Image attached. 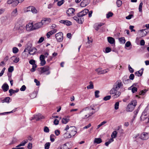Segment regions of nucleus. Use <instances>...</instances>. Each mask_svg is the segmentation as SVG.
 Wrapping results in <instances>:
<instances>
[{
    "mask_svg": "<svg viewBox=\"0 0 149 149\" xmlns=\"http://www.w3.org/2000/svg\"><path fill=\"white\" fill-rule=\"evenodd\" d=\"M140 31L141 32L142 37L145 36L148 32H149L148 29H147L141 30Z\"/></svg>",
    "mask_w": 149,
    "mask_h": 149,
    "instance_id": "nucleus-15",
    "label": "nucleus"
},
{
    "mask_svg": "<svg viewBox=\"0 0 149 149\" xmlns=\"http://www.w3.org/2000/svg\"><path fill=\"white\" fill-rule=\"evenodd\" d=\"M64 0H61L58 1L57 3L58 6H60L64 3Z\"/></svg>",
    "mask_w": 149,
    "mask_h": 149,
    "instance_id": "nucleus-39",
    "label": "nucleus"
},
{
    "mask_svg": "<svg viewBox=\"0 0 149 149\" xmlns=\"http://www.w3.org/2000/svg\"><path fill=\"white\" fill-rule=\"evenodd\" d=\"M10 59L15 63H17L19 61V58L15 56H12L10 58Z\"/></svg>",
    "mask_w": 149,
    "mask_h": 149,
    "instance_id": "nucleus-21",
    "label": "nucleus"
},
{
    "mask_svg": "<svg viewBox=\"0 0 149 149\" xmlns=\"http://www.w3.org/2000/svg\"><path fill=\"white\" fill-rule=\"evenodd\" d=\"M44 37H41L39 39V40L38 42V43H41L44 40Z\"/></svg>",
    "mask_w": 149,
    "mask_h": 149,
    "instance_id": "nucleus-63",
    "label": "nucleus"
},
{
    "mask_svg": "<svg viewBox=\"0 0 149 149\" xmlns=\"http://www.w3.org/2000/svg\"><path fill=\"white\" fill-rule=\"evenodd\" d=\"M35 118L36 120H39L41 119L44 118V117L42 116L41 114L39 113L36 115L35 116Z\"/></svg>",
    "mask_w": 149,
    "mask_h": 149,
    "instance_id": "nucleus-23",
    "label": "nucleus"
},
{
    "mask_svg": "<svg viewBox=\"0 0 149 149\" xmlns=\"http://www.w3.org/2000/svg\"><path fill=\"white\" fill-rule=\"evenodd\" d=\"M59 22L60 23L65 24L67 26H69L72 24V22L70 21L67 20H61Z\"/></svg>",
    "mask_w": 149,
    "mask_h": 149,
    "instance_id": "nucleus-13",
    "label": "nucleus"
},
{
    "mask_svg": "<svg viewBox=\"0 0 149 149\" xmlns=\"http://www.w3.org/2000/svg\"><path fill=\"white\" fill-rule=\"evenodd\" d=\"M63 137L65 139L70 138L71 137L69 133H65L63 135Z\"/></svg>",
    "mask_w": 149,
    "mask_h": 149,
    "instance_id": "nucleus-33",
    "label": "nucleus"
},
{
    "mask_svg": "<svg viewBox=\"0 0 149 149\" xmlns=\"http://www.w3.org/2000/svg\"><path fill=\"white\" fill-rule=\"evenodd\" d=\"M10 90L12 92V93L13 94L16 93H17L19 91V89H17L16 90H14L12 89H10Z\"/></svg>",
    "mask_w": 149,
    "mask_h": 149,
    "instance_id": "nucleus-57",
    "label": "nucleus"
},
{
    "mask_svg": "<svg viewBox=\"0 0 149 149\" xmlns=\"http://www.w3.org/2000/svg\"><path fill=\"white\" fill-rule=\"evenodd\" d=\"M131 45V43L130 41H127L125 44V47H129Z\"/></svg>",
    "mask_w": 149,
    "mask_h": 149,
    "instance_id": "nucleus-59",
    "label": "nucleus"
},
{
    "mask_svg": "<svg viewBox=\"0 0 149 149\" xmlns=\"http://www.w3.org/2000/svg\"><path fill=\"white\" fill-rule=\"evenodd\" d=\"M101 139L100 138H95L94 140V143H96L97 144H99L102 142Z\"/></svg>",
    "mask_w": 149,
    "mask_h": 149,
    "instance_id": "nucleus-28",
    "label": "nucleus"
},
{
    "mask_svg": "<svg viewBox=\"0 0 149 149\" xmlns=\"http://www.w3.org/2000/svg\"><path fill=\"white\" fill-rule=\"evenodd\" d=\"M31 11L34 14L36 13H37V10L33 6L32 8V9Z\"/></svg>",
    "mask_w": 149,
    "mask_h": 149,
    "instance_id": "nucleus-46",
    "label": "nucleus"
},
{
    "mask_svg": "<svg viewBox=\"0 0 149 149\" xmlns=\"http://www.w3.org/2000/svg\"><path fill=\"white\" fill-rule=\"evenodd\" d=\"M113 15V14L111 12H109L106 15V17L107 18H109L110 17H112Z\"/></svg>",
    "mask_w": 149,
    "mask_h": 149,
    "instance_id": "nucleus-40",
    "label": "nucleus"
},
{
    "mask_svg": "<svg viewBox=\"0 0 149 149\" xmlns=\"http://www.w3.org/2000/svg\"><path fill=\"white\" fill-rule=\"evenodd\" d=\"M57 31V30L56 29H53L51 31L48 32L46 35V36L48 38H49L51 35L54 34V33H55Z\"/></svg>",
    "mask_w": 149,
    "mask_h": 149,
    "instance_id": "nucleus-14",
    "label": "nucleus"
},
{
    "mask_svg": "<svg viewBox=\"0 0 149 149\" xmlns=\"http://www.w3.org/2000/svg\"><path fill=\"white\" fill-rule=\"evenodd\" d=\"M28 142V140L26 139V140H24L22 142L20 143L19 145L16 146V147H20L22 146H24L25 144L26 143Z\"/></svg>",
    "mask_w": 149,
    "mask_h": 149,
    "instance_id": "nucleus-26",
    "label": "nucleus"
},
{
    "mask_svg": "<svg viewBox=\"0 0 149 149\" xmlns=\"http://www.w3.org/2000/svg\"><path fill=\"white\" fill-rule=\"evenodd\" d=\"M14 70V68L13 66H10L8 68V71L9 72H11Z\"/></svg>",
    "mask_w": 149,
    "mask_h": 149,
    "instance_id": "nucleus-55",
    "label": "nucleus"
},
{
    "mask_svg": "<svg viewBox=\"0 0 149 149\" xmlns=\"http://www.w3.org/2000/svg\"><path fill=\"white\" fill-rule=\"evenodd\" d=\"M121 94L120 92L119 91H116L115 94L113 96V98H115L119 97Z\"/></svg>",
    "mask_w": 149,
    "mask_h": 149,
    "instance_id": "nucleus-30",
    "label": "nucleus"
},
{
    "mask_svg": "<svg viewBox=\"0 0 149 149\" xmlns=\"http://www.w3.org/2000/svg\"><path fill=\"white\" fill-rule=\"evenodd\" d=\"M123 86V84L121 81L120 80H117L114 83L113 88L110 91V93L111 94L115 93L116 91L120 88Z\"/></svg>",
    "mask_w": 149,
    "mask_h": 149,
    "instance_id": "nucleus-3",
    "label": "nucleus"
},
{
    "mask_svg": "<svg viewBox=\"0 0 149 149\" xmlns=\"http://www.w3.org/2000/svg\"><path fill=\"white\" fill-rule=\"evenodd\" d=\"M88 12L89 10L88 9H85L77 13V16L74 17L73 18L78 23L82 24L84 21V19L82 17L86 15Z\"/></svg>",
    "mask_w": 149,
    "mask_h": 149,
    "instance_id": "nucleus-2",
    "label": "nucleus"
},
{
    "mask_svg": "<svg viewBox=\"0 0 149 149\" xmlns=\"http://www.w3.org/2000/svg\"><path fill=\"white\" fill-rule=\"evenodd\" d=\"M45 58V56L44 55L41 54L40 56V61L44 60Z\"/></svg>",
    "mask_w": 149,
    "mask_h": 149,
    "instance_id": "nucleus-56",
    "label": "nucleus"
},
{
    "mask_svg": "<svg viewBox=\"0 0 149 149\" xmlns=\"http://www.w3.org/2000/svg\"><path fill=\"white\" fill-rule=\"evenodd\" d=\"M75 11V9L73 8H69L66 12L68 16H73L74 15V13Z\"/></svg>",
    "mask_w": 149,
    "mask_h": 149,
    "instance_id": "nucleus-10",
    "label": "nucleus"
},
{
    "mask_svg": "<svg viewBox=\"0 0 149 149\" xmlns=\"http://www.w3.org/2000/svg\"><path fill=\"white\" fill-rule=\"evenodd\" d=\"M36 51V49L34 47H33L32 49L28 51V53L30 55H33L35 54Z\"/></svg>",
    "mask_w": 149,
    "mask_h": 149,
    "instance_id": "nucleus-16",
    "label": "nucleus"
},
{
    "mask_svg": "<svg viewBox=\"0 0 149 149\" xmlns=\"http://www.w3.org/2000/svg\"><path fill=\"white\" fill-rule=\"evenodd\" d=\"M44 131L45 132L48 133L49 132V130L47 127L45 126L44 128Z\"/></svg>",
    "mask_w": 149,
    "mask_h": 149,
    "instance_id": "nucleus-54",
    "label": "nucleus"
},
{
    "mask_svg": "<svg viewBox=\"0 0 149 149\" xmlns=\"http://www.w3.org/2000/svg\"><path fill=\"white\" fill-rule=\"evenodd\" d=\"M69 118V116H67V117H65L63 118L61 121L62 123L65 124H66L70 120Z\"/></svg>",
    "mask_w": 149,
    "mask_h": 149,
    "instance_id": "nucleus-20",
    "label": "nucleus"
},
{
    "mask_svg": "<svg viewBox=\"0 0 149 149\" xmlns=\"http://www.w3.org/2000/svg\"><path fill=\"white\" fill-rule=\"evenodd\" d=\"M119 41L122 43L124 44L125 42V40L124 37H122L119 38Z\"/></svg>",
    "mask_w": 149,
    "mask_h": 149,
    "instance_id": "nucleus-37",
    "label": "nucleus"
},
{
    "mask_svg": "<svg viewBox=\"0 0 149 149\" xmlns=\"http://www.w3.org/2000/svg\"><path fill=\"white\" fill-rule=\"evenodd\" d=\"M137 102L136 100H134L131 101L127 106L126 111H132L134 109L136 105Z\"/></svg>",
    "mask_w": 149,
    "mask_h": 149,
    "instance_id": "nucleus-4",
    "label": "nucleus"
},
{
    "mask_svg": "<svg viewBox=\"0 0 149 149\" xmlns=\"http://www.w3.org/2000/svg\"><path fill=\"white\" fill-rule=\"evenodd\" d=\"M90 85L87 87L88 89H93L94 88L93 85L92 81H90L89 83Z\"/></svg>",
    "mask_w": 149,
    "mask_h": 149,
    "instance_id": "nucleus-34",
    "label": "nucleus"
},
{
    "mask_svg": "<svg viewBox=\"0 0 149 149\" xmlns=\"http://www.w3.org/2000/svg\"><path fill=\"white\" fill-rule=\"evenodd\" d=\"M108 71V70H101L100 72H98V74H103L107 73Z\"/></svg>",
    "mask_w": 149,
    "mask_h": 149,
    "instance_id": "nucleus-42",
    "label": "nucleus"
},
{
    "mask_svg": "<svg viewBox=\"0 0 149 149\" xmlns=\"http://www.w3.org/2000/svg\"><path fill=\"white\" fill-rule=\"evenodd\" d=\"M88 4L87 0H84L81 3L80 6L82 7H84Z\"/></svg>",
    "mask_w": 149,
    "mask_h": 149,
    "instance_id": "nucleus-22",
    "label": "nucleus"
},
{
    "mask_svg": "<svg viewBox=\"0 0 149 149\" xmlns=\"http://www.w3.org/2000/svg\"><path fill=\"white\" fill-rule=\"evenodd\" d=\"M58 149H69L66 143L60 145L58 148Z\"/></svg>",
    "mask_w": 149,
    "mask_h": 149,
    "instance_id": "nucleus-25",
    "label": "nucleus"
},
{
    "mask_svg": "<svg viewBox=\"0 0 149 149\" xmlns=\"http://www.w3.org/2000/svg\"><path fill=\"white\" fill-rule=\"evenodd\" d=\"M104 25V24L102 23H100L99 24H98V25L95 28V29L96 31H98L99 29H100V28L102 26Z\"/></svg>",
    "mask_w": 149,
    "mask_h": 149,
    "instance_id": "nucleus-35",
    "label": "nucleus"
},
{
    "mask_svg": "<svg viewBox=\"0 0 149 149\" xmlns=\"http://www.w3.org/2000/svg\"><path fill=\"white\" fill-rule=\"evenodd\" d=\"M127 79V76H124L122 78L123 82L124 83L126 80V79Z\"/></svg>",
    "mask_w": 149,
    "mask_h": 149,
    "instance_id": "nucleus-64",
    "label": "nucleus"
},
{
    "mask_svg": "<svg viewBox=\"0 0 149 149\" xmlns=\"http://www.w3.org/2000/svg\"><path fill=\"white\" fill-rule=\"evenodd\" d=\"M134 75L133 74H131L129 77V79L130 80H133L134 79Z\"/></svg>",
    "mask_w": 149,
    "mask_h": 149,
    "instance_id": "nucleus-61",
    "label": "nucleus"
},
{
    "mask_svg": "<svg viewBox=\"0 0 149 149\" xmlns=\"http://www.w3.org/2000/svg\"><path fill=\"white\" fill-rule=\"evenodd\" d=\"M140 138L143 140H146L149 138V133L146 132L143 133L141 134Z\"/></svg>",
    "mask_w": 149,
    "mask_h": 149,
    "instance_id": "nucleus-9",
    "label": "nucleus"
},
{
    "mask_svg": "<svg viewBox=\"0 0 149 149\" xmlns=\"http://www.w3.org/2000/svg\"><path fill=\"white\" fill-rule=\"evenodd\" d=\"M18 51V49L16 47H14L13 48V52L14 54H15L17 53Z\"/></svg>",
    "mask_w": 149,
    "mask_h": 149,
    "instance_id": "nucleus-43",
    "label": "nucleus"
},
{
    "mask_svg": "<svg viewBox=\"0 0 149 149\" xmlns=\"http://www.w3.org/2000/svg\"><path fill=\"white\" fill-rule=\"evenodd\" d=\"M19 3L18 0H8L7 3L11 4V6L14 7L16 6Z\"/></svg>",
    "mask_w": 149,
    "mask_h": 149,
    "instance_id": "nucleus-7",
    "label": "nucleus"
},
{
    "mask_svg": "<svg viewBox=\"0 0 149 149\" xmlns=\"http://www.w3.org/2000/svg\"><path fill=\"white\" fill-rule=\"evenodd\" d=\"M108 41L109 43L113 44L115 42L114 39L112 37H107Z\"/></svg>",
    "mask_w": 149,
    "mask_h": 149,
    "instance_id": "nucleus-24",
    "label": "nucleus"
},
{
    "mask_svg": "<svg viewBox=\"0 0 149 149\" xmlns=\"http://www.w3.org/2000/svg\"><path fill=\"white\" fill-rule=\"evenodd\" d=\"M32 45L31 42H29L28 43L27 45L26 46V49L28 51L32 48L33 47H32Z\"/></svg>",
    "mask_w": 149,
    "mask_h": 149,
    "instance_id": "nucleus-29",
    "label": "nucleus"
},
{
    "mask_svg": "<svg viewBox=\"0 0 149 149\" xmlns=\"http://www.w3.org/2000/svg\"><path fill=\"white\" fill-rule=\"evenodd\" d=\"M143 69L142 68L139 71H137L135 73V74L136 76L138 77H140L142 75Z\"/></svg>",
    "mask_w": 149,
    "mask_h": 149,
    "instance_id": "nucleus-19",
    "label": "nucleus"
},
{
    "mask_svg": "<svg viewBox=\"0 0 149 149\" xmlns=\"http://www.w3.org/2000/svg\"><path fill=\"white\" fill-rule=\"evenodd\" d=\"M2 88L4 92H6L9 89V86L6 83L4 84L2 86Z\"/></svg>",
    "mask_w": 149,
    "mask_h": 149,
    "instance_id": "nucleus-17",
    "label": "nucleus"
},
{
    "mask_svg": "<svg viewBox=\"0 0 149 149\" xmlns=\"http://www.w3.org/2000/svg\"><path fill=\"white\" fill-rule=\"evenodd\" d=\"M10 98L9 97H6L4 99L1 100V102L2 103L6 102L9 103L10 102Z\"/></svg>",
    "mask_w": 149,
    "mask_h": 149,
    "instance_id": "nucleus-27",
    "label": "nucleus"
},
{
    "mask_svg": "<svg viewBox=\"0 0 149 149\" xmlns=\"http://www.w3.org/2000/svg\"><path fill=\"white\" fill-rule=\"evenodd\" d=\"M99 109L100 107H99L96 109L95 108V106L93 105L84 108L80 111V113H82V118L83 119L87 118L94 113L95 112H91V110H95L96 109V111H97Z\"/></svg>",
    "mask_w": 149,
    "mask_h": 149,
    "instance_id": "nucleus-1",
    "label": "nucleus"
},
{
    "mask_svg": "<svg viewBox=\"0 0 149 149\" xmlns=\"http://www.w3.org/2000/svg\"><path fill=\"white\" fill-rule=\"evenodd\" d=\"M16 109H13V110L12 111H10V112H4V113H1V115H3L5 114H8V113H13L14 112H15L16 111Z\"/></svg>",
    "mask_w": 149,
    "mask_h": 149,
    "instance_id": "nucleus-38",
    "label": "nucleus"
},
{
    "mask_svg": "<svg viewBox=\"0 0 149 149\" xmlns=\"http://www.w3.org/2000/svg\"><path fill=\"white\" fill-rule=\"evenodd\" d=\"M128 68H129V70L130 73H132L133 72L134 70L130 66V65H129Z\"/></svg>",
    "mask_w": 149,
    "mask_h": 149,
    "instance_id": "nucleus-60",
    "label": "nucleus"
},
{
    "mask_svg": "<svg viewBox=\"0 0 149 149\" xmlns=\"http://www.w3.org/2000/svg\"><path fill=\"white\" fill-rule=\"evenodd\" d=\"M17 15V8H16L11 13V15L12 16L15 17Z\"/></svg>",
    "mask_w": 149,
    "mask_h": 149,
    "instance_id": "nucleus-32",
    "label": "nucleus"
},
{
    "mask_svg": "<svg viewBox=\"0 0 149 149\" xmlns=\"http://www.w3.org/2000/svg\"><path fill=\"white\" fill-rule=\"evenodd\" d=\"M50 145V143L49 142H47L44 145L45 149H49Z\"/></svg>",
    "mask_w": 149,
    "mask_h": 149,
    "instance_id": "nucleus-36",
    "label": "nucleus"
},
{
    "mask_svg": "<svg viewBox=\"0 0 149 149\" xmlns=\"http://www.w3.org/2000/svg\"><path fill=\"white\" fill-rule=\"evenodd\" d=\"M115 109L116 110H117L118 109L119 106V103L118 102H116L115 104Z\"/></svg>",
    "mask_w": 149,
    "mask_h": 149,
    "instance_id": "nucleus-53",
    "label": "nucleus"
},
{
    "mask_svg": "<svg viewBox=\"0 0 149 149\" xmlns=\"http://www.w3.org/2000/svg\"><path fill=\"white\" fill-rule=\"evenodd\" d=\"M56 38L58 42H61L63 39V34L62 32H59L55 35Z\"/></svg>",
    "mask_w": 149,
    "mask_h": 149,
    "instance_id": "nucleus-6",
    "label": "nucleus"
},
{
    "mask_svg": "<svg viewBox=\"0 0 149 149\" xmlns=\"http://www.w3.org/2000/svg\"><path fill=\"white\" fill-rule=\"evenodd\" d=\"M55 136L53 134H51L50 136V141L52 142H53L54 141V137Z\"/></svg>",
    "mask_w": 149,
    "mask_h": 149,
    "instance_id": "nucleus-45",
    "label": "nucleus"
},
{
    "mask_svg": "<svg viewBox=\"0 0 149 149\" xmlns=\"http://www.w3.org/2000/svg\"><path fill=\"white\" fill-rule=\"evenodd\" d=\"M132 91L133 93H136L137 91V89L135 87H133L132 89Z\"/></svg>",
    "mask_w": 149,
    "mask_h": 149,
    "instance_id": "nucleus-52",
    "label": "nucleus"
},
{
    "mask_svg": "<svg viewBox=\"0 0 149 149\" xmlns=\"http://www.w3.org/2000/svg\"><path fill=\"white\" fill-rule=\"evenodd\" d=\"M143 3L142 2H141L140 3L139 8V11L140 12L142 11V7Z\"/></svg>",
    "mask_w": 149,
    "mask_h": 149,
    "instance_id": "nucleus-50",
    "label": "nucleus"
},
{
    "mask_svg": "<svg viewBox=\"0 0 149 149\" xmlns=\"http://www.w3.org/2000/svg\"><path fill=\"white\" fill-rule=\"evenodd\" d=\"M147 91V90H143L139 92V94L141 95H143L145 94V93Z\"/></svg>",
    "mask_w": 149,
    "mask_h": 149,
    "instance_id": "nucleus-48",
    "label": "nucleus"
},
{
    "mask_svg": "<svg viewBox=\"0 0 149 149\" xmlns=\"http://www.w3.org/2000/svg\"><path fill=\"white\" fill-rule=\"evenodd\" d=\"M77 133V131L75 127L71 126L70 127L69 134L71 136H74Z\"/></svg>",
    "mask_w": 149,
    "mask_h": 149,
    "instance_id": "nucleus-8",
    "label": "nucleus"
},
{
    "mask_svg": "<svg viewBox=\"0 0 149 149\" xmlns=\"http://www.w3.org/2000/svg\"><path fill=\"white\" fill-rule=\"evenodd\" d=\"M111 51V49L109 47H107L105 49V51L104 52L105 53H108Z\"/></svg>",
    "mask_w": 149,
    "mask_h": 149,
    "instance_id": "nucleus-51",
    "label": "nucleus"
},
{
    "mask_svg": "<svg viewBox=\"0 0 149 149\" xmlns=\"http://www.w3.org/2000/svg\"><path fill=\"white\" fill-rule=\"evenodd\" d=\"M116 3L118 7L120 6L122 4V2L120 0H117L116 2Z\"/></svg>",
    "mask_w": 149,
    "mask_h": 149,
    "instance_id": "nucleus-41",
    "label": "nucleus"
},
{
    "mask_svg": "<svg viewBox=\"0 0 149 149\" xmlns=\"http://www.w3.org/2000/svg\"><path fill=\"white\" fill-rule=\"evenodd\" d=\"M42 26V25L41 22L36 23L34 25V29L36 30L38 29L41 27Z\"/></svg>",
    "mask_w": 149,
    "mask_h": 149,
    "instance_id": "nucleus-18",
    "label": "nucleus"
},
{
    "mask_svg": "<svg viewBox=\"0 0 149 149\" xmlns=\"http://www.w3.org/2000/svg\"><path fill=\"white\" fill-rule=\"evenodd\" d=\"M41 69L40 72V74L45 73L46 75H48L50 74V72L49 71L50 68L48 66H45L44 67H41L40 68Z\"/></svg>",
    "mask_w": 149,
    "mask_h": 149,
    "instance_id": "nucleus-5",
    "label": "nucleus"
},
{
    "mask_svg": "<svg viewBox=\"0 0 149 149\" xmlns=\"http://www.w3.org/2000/svg\"><path fill=\"white\" fill-rule=\"evenodd\" d=\"M111 98V96L110 95H108L104 97L103 98V100L104 101H107L109 100Z\"/></svg>",
    "mask_w": 149,
    "mask_h": 149,
    "instance_id": "nucleus-49",
    "label": "nucleus"
},
{
    "mask_svg": "<svg viewBox=\"0 0 149 149\" xmlns=\"http://www.w3.org/2000/svg\"><path fill=\"white\" fill-rule=\"evenodd\" d=\"M100 93V91H96L95 92V97L96 98H98L99 97V94Z\"/></svg>",
    "mask_w": 149,
    "mask_h": 149,
    "instance_id": "nucleus-44",
    "label": "nucleus"
},
{
    "mask_svg": "<svg viewBox=\"0 0 149 149\" xmlns=\"http://www.w3.org/2000/svg\"><path fill=\"white\" fill-rule=\"evenodd\" d=\"M51 21L50 18H44L41 21V22L42 25H45L48 24Z\"/></svg>",
    "mask_w": 149,
    "mask_h": 149,
    "instance_id": "nucleus-12",
    "label": "nucleus"
},
{
    "mask_svg": "<svg viewBox=\"0 0 149 149\" xmlns=\"http://www.w3.org/2000/svg\"><path fill=\"white\" fill-rule=\"evenodd\" d=\"M26 88V86L24 85H23L22 86L21 88H20V90L21 91H24L25 90Z\"/></svg>",
    "mask_w": 149,
    "mask_h": 149,
    "instance_id": "nucleus-58",
    "label": "nucleus"
},
{
    "mask_svg": "<svg viewBox=\"0 0 149 149\" xmlns=\"http://www.w3.org/2000/svg\"><path fill=\"white\" fill-rule=\"evenodd\" d=\"M34 25L33 24L29 23L27 24L26 26V29L27 31H30L33 30L34 29Z\"/></svg>",
    "mask_w": 149,
    "mask_h": 149,
    "instance_id": "nucleus-11",
    "label": "nucleus"
},
{
    "mask_svg": "<svg viewBox=\"0 0 149 149\" xmlns=\"http://www.w3.org/2000/svg\"><path fill=\"white\" fill-rule=\"evenodd\" d=\"M29 63L30 64H31V65H33V64H35V60H33V59H31V60L29 61Z\"/></svg>",
    "mask_w": 149,
    "mask_h": 149,
    "instance_id": "nucleus-62",
    "label": "nucleus"
},
{
    "mask_svg": "<svg viewBox=\"0 0 149 149\" xmlns=\"http://www.w3.org/2000/svg\"><path fill=\"white\" fill-rule=\"evenodd\" d=\"M117 132L116 131H113L111 134V137L113 138H116L117 137Z\"/></svg>",
    "mask_w": 149,
    "mask_h": 149,
    "instance_id": "nucleus-31",
    "label": "nucleus"
},
{
    "mask_svg": "<svg viewBox=\"0 0 149 149\" xmlns=\"http://www.w3.org/2000/svg\"><path fill=\"white\" fill-rule=\"evenodd\" d=\"M33 6H30L26 8V9L25 11L26 12H27L28 11H31L32 9V8Z\"/></svg>",
    "mask_w": 149,
    "mask_h": 149,
    "instance_id": "nucleus-47",
    "label": "nucleus"
}]
</instances>
